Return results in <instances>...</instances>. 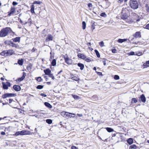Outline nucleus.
I'll list each match as a JSON object with an SVG mask.
<instances>
[{"label": "nucleus", "mask_w": 149, "mask_h": 149, "mask_svg": "<svg viewBox=\"0 0 149 149\" xmlns=\"http://www.w3.org/2000/svg\"><path fill=\"white\" fill-rule=\"evenodd\" d=\"M12 31L10 27L3 28L0 31V37H3L7 36Z\"/></svg>", "instance_id": "obj_1"}, {"label": "nucleus", "mask_w": 149, "mask_h": 149, "mask_svg": "<svg viewBox=\"0 0 149 149\" xmlns=\"http://www.w3.org/2000/svg\"><path fill=\"white\" fill-rule=\"evenodd\" d=\"M14 53V51L12 49L4 50L0 53L1 55L4 56H8L12 55Z\"/></svg>", "instance_id": "obj_2"}, {"label": "nucleus", "mask_w": 149, "mask_h": 149, "mask_svg": "<svg viewBox=\"0 0 149 149\" xmlns=\"http://www.w3.org/2000/svg\"><path fill=\"white\" fill-rule=\"evenodd\" d=\"M130 6L132 9L135 10L138 8L139 4L136 0H130Z\"/></svg>", "instance_id": "obj_3"}, {"label": "nucleus", "mask_w": 149, "mask_h": 149, "mask_svg": "<svg viewBox=\"0 0 149 149\" xmlns=\"http://www.w3.org/2000/svg\"><path fill=\"white\" fill-rule=\"evenodd\" d=\"M16 96V93H6L2 95V97L3 98L5 99L7 97H15Z\"/></svg>", "instance_id": "obj_4"}, {"label": "nucleus", "mask_w": 149, "mask_h": 149, "mask_svg": "<svg viewBox=\"0 0 149 149\" xmlns=\"http://www.w3.org/2000/svg\"><path fill=\"white\" fill-rule=\"evenodd\" d=\"M127 9L126 8H125L124 10H123L122 11V15L121 16V18L122 19L124 20L126 19L128 17V15L127 14V13H125V11H126V10Z\"/></svg>", "instance_id": "obj_5"}, {"label": "nucleus", "mask_w": 149, "mask_h": 149, "mask_svg": "<svg viewBox=\"0 0 149 149\" xmlns=\"http://www.w3.org/2000/svg\"><path fill=\"white\" fill-rule=\"evenodd\" d=\"M8 45L10 46H11L13 47H15L16 48H19V46L18 45L15 44L13 43L11 41H9L8 43Z\"/></svg>", "instance_id": "obj_6"}, {"label": "nucleus", "mask_w": 149, "mask_h": 149, "mask_svg": "<svg viewBox=\"0 0 149 149\" xmlns=\"http://www.w3.org/2000/svg\"><path fill=\"white\" fill-rule=\"evenodd\" d=\"M139 98L140 102H141V101L143 103H145L146 102V98L144 94L141 95Z\"/></svg>", "instance_id": "obj_7"}, {"label": "nucleus", "mask_w": 149, "mask_h": 149, "mask_svg": "<svg viewBox=\"0 0 149 149\" xmlns=\"http://www.w3.org/2000/svg\"><path fill=\"white\" fill-rule=\"evenodd\" d=\"M13 88L16 91H19L21 90L20 86L18 85H15L13 87Z\"/></svg>", "instance_id": "obj_8"}, {"label": "nucleus", "mask_w": 149, "mask_h": 149, "mask_svg": "<svg viewBox=\"0 0 149 149\" xmlns=\"http://www.w3.org/2000/svg\"><path fill=\"white\" fill-rule=\"evenodd\" d=\"M133 36L136 38H141V33L139 31L136 32L134 35Z\"/></svg>", "instance_id": "obj_9"}, {"label": "nucleus", "mask_w": 149, "mask_h": 149, "mask_svg": "<svg viewBox=\"0 0 149 149\" xmlns=\"http://www.w3.org/2000/svg\"><path fill=\"white\" fill-rule=\"evenodd\" d=\"M26 76V73L25 72H23V75L21 77L19 78L18 79V80L19 81H21L23 80L25 78V77Z\"/></svg>", "instance_id": "obj_10"}, {"label": "nucleus", "mask_w": 149, "mask_h": 149, "mask_svg": "<svg viewBox=\"0 0 149 149\" xmlns=\"http://www.w3.org/2000/svg\"><path fill=\"white\" fill-rule=\"evenodd\" d=\"M53 37L51 35H49L46 38V41H49L52 40Z\"/></svg>", "instance_id": "obj_11"}, {"label": "nucleus", "mask_w": 149, "mask_h": 149, "mask_svg": "<svg viewBox=\"0 0 149 149\" xmlns=\"http://www.w3.org/2000/svg\"><path fill=\"white\" fill-rule=\"evenodd\" d=\"M64 60L65 62L68 64H71V63L70 62V60L69 59V58L67 56H65L64 57Z\"/></svg>", "instance_id": "obj_12"}, {"label": "nucleus", "mask_w": 149, "mask_h": 149, "mask_svg": "<svg viewBox=\"0 0 149 149\" xmlns=\"http://www.w3.org/2000/svg\"><path fill=\"white\" fill-rule=\"evenodd\" d=\"M77 56L78 57L83 59H85L86 58V56L84 55L81 53L78 54Z\"/></svg>", "instance_id": "obj_13"}, {"label": "nucleus", "mask_w": 149, "mask_h": 149, "mask_svg": "<svg viewBox=\"0 0 149 149\" xmlns=\"http://www.w3.org/2000/svg\"><path fill=\"white\" fill-rule=\"evenodd\" d=\"M45 74L47 75H48L51 73V71L49 68H47L44 70Z\"/></svg>", "instance_id": "obj_14"}, {"label": "nucleus", "mask_w": 149, "mask_h": 149, "mask_svg": "<svg viewBox=\"0 0 149 149\" xmlns=\"http://www.w3.org/2000/svg\"><path fill=\"white\" fill-rule=\"evenodd\" d=\"M66 113L67 114H66V116L68 117H74V116L75 115V114L74 113H69L68 112H66Z\"/></svg>", "instance_id": "obj_15"}, {"label": "nucleus", "mask_w": 149, "mask_h": 149, "mask_svg": "<svg viewBox=\"0 0 149 149\" xmlns=\"http://www.w3.org/2000/svg\"><path fill=\"white\" fill-rule=\"evenodd\" d=\"M78 66L80 67V69L81 70H82L84 68V65L81 63H78L77 64Z\"/></svg>", "instance_id": "obj_16"}, {"label": "nucleus", "mask_w": 149, "mask_h": 149, "mask_svg": "<svg viewBox=\"0 0 149 149\" xmlns=\"http://www.w3.org/2000/svg\"><path fill=\"white\" fill-rule=\"evenodd\" d=\"M13 41L14 42H19L20 41V38L19 37H16L15 38L12 39Z\"/></svg>", "instance_id": "obj_17"}, {"label": "nucleus", "mask_w": 149, "mask_h": 149, "mask_svg": "<svg viewBox=\"0 0 149 149\" xmlns=\"http://www.w3.org/2000/svg\"><path fill=\"white\" fill-rule=\"evenodd\" d=\"M127 142L129 144L131 145L132 144L133 142V141L132 138H129L127 140Z\"/></svg>", "instance_id": "obj_18"}, {"label": "nucleus", "mask_w": 149, "mask_h": 149, "mask_svg": "<svg viewBox=\"0 0 149 149\" xmlns=\"http://www.w3.org/2000/svg\"><path fill=\"white\" fill-rule=\"evenodd\" d=\"M24 62V60L23 59H19L18 61V63L20 65H23Z\"/></svg>", "instance_id": "obj_19"}, {"label": "nucleus", "mask_w": 149, "mask_h": 149, "mask_svg": "<svg viewBox=\"0 0 149 149\" xmlns=\"http://www.w3.org/2000/svg\"><path fill=\"white\" fill-rule=\"evenodd\" d=\"M45 105L47 107L49 108H51L52 107V106L48 102H45L44 103Z\"/></svg>", "instance_id": "obj_20"}, {"label": "nucleus", "mask_w": 149, "mask_h": 149, "mask_svg": "<svg viewBox=\"0 0 149 149\" xmlns=\"http://www.w3.org/2000/svg\"><path fill=\"white\" fill-rule=\"evenodd\" d=\"M56 60L55 59H53L51 62V65L53 66H55L56 65Z\"/></svg>", "instance_id": "obj_21"}, {"label": "nucleus", "mask_w": 149, "mask_h": 149, "mask_svg": "<svg viewBox=\"0 0 149 149\" xmlns=\"http://www.w3.org/2000/svg\"><path fill=\"white\" fill-rule=\"evenodd\" d=\"M127 40V39H119L118 40V42L119 43H121L124 42H125Z\"/></svg>", "instance_id": "obj_22"}, {"label": "nucleus", "mask_w": 149, "mask_h": 149, "mask_svg": "<svg viewBox=\"0 0 149 149\" xmlns=\"http://www.w3.org/2000/svg\"><path fill=\"white\" fill-rule=\"evenodd\" d=\"M3 88L4 89H8V86L6 85V84L3 82L2 83Z\"/></svg>", "instance_id": "obj_23"}, {"label": "nucleus", "mask_w": 149, "mask_h": 149, "mask_svg": "<svg viewBox=\"0 0 149 149\" xmlns=\"http://www.w3.org/2000/svg\"><path fill=\"white\" fill-rule=\"evenodd\" d=\"M34 6L33 5H32L31 7V11L32 13H35L34 10Z\"/></svg>", "instance_id": "obj_24"}, {"label": "nucleus", "mask_w": 149, "mask_h": 149, "mask_svg": "<svg viewBox=\"0 0 149 149\" xmlns=\"http://www.w3.org/2000/svg\"><path fill=\"white\" fill-rule=\"evenodd\" d=\"M106 129L107 132H111L113 131V129L110 127H107Z\"/></svg>", "instance_id": "obj_25"}, {"label": "nucleus", "mask_w": 149, "mask_h": 149, "mask_svg": "<svg viewBox=\"0 0 149 149\" xmlns=\"http://www.w3.org/2000/svg\"><path fill=\"white\" fill-rule=\"evenodd\" d=\"M24 135H30L31 134V132L28 130H24Z\"/></svg>", "instance_id": "obj_26"}, {"label": "nucleus", "mask_w": 149, "mask_h": 149, "mask_svg": "<svg viewBox=\"0 0 149 149\" xmlns=\"http://www.w3.org/2000/svg\"><path fill=\"white\" fill-rule=\"evenodd\" d=\"M95 53H96V55L97 56V57H98V58H100V55L98 52V51L95 49Z\"/></svg>", "instance_id": "obj_27"}, {"label": "nucleus", "mask_w": 149, "mask_h": 149, "mask_svg": "<svg viewBox=\"0 0 149 149\" xmlns=\"http://www.w3.org/2000/svg\"><path fill=\"white\" fill-rule=\"evenodd\" d=\"M137 146L135 144H133L130 146L129 147L130 149H135Z\"/></svg>", "instance_id": "obj_28"}, {"label": "nucleus", "mask_w": 149, "mask_h": 149, "mask_svg": "<svg viewBox=\"0 0 149 149\" xmlns=\"http://www.w3.org/2000/svg\"><path fill=\"white\" fill-rule=\"evenodd\" d=\"M82 29H85L86 27V23L84 21H83L82 22Z\"/></svg>", "instance_id": "obj_29"}, {"label": "nucleus", "mask_w": 149, "mask_h": 149, "mask_svg": "<svg viewBox=\"0 0 149 149\" xmlns=\"http://www.w3.org/2000/svg\"><path fill=\"white\" fill-rule=\"evenodd\" d=\"M47 123L49 124H51L52 123V120L50 119H47L46 120Z\"/></svg>", "instance_id": "obj_30"}, {"label": "nucleus", "mask_w": 149, "mask_h": 149, "mask_svg": "<svg viewBox=\"0 0 149 149\" xmlns=\"http://www.w3.org/2000/svg\"><path fill=\"white\" fill-rule=\"evenodd\" d=\"M72 79L76 81H77L79 79L76 76H74L72 78Z\"/></svg>", "instance_id": "obj_31"}, {"label": "nucleus", "mask_w": 149, "mask_h": 149, "mask_svg": "<svg viewBox=\"0 0 149 149\" xmlns=\"http://www.w3.org/2000/svg\"><path fill=\"white\" fill-rule=\"evenodd\" d=\"M132 103H133V102H134L135 103H136L137 102V100L135 98H132Z\"/></svg>", "instance_id": "obj_32"}, {"label": "nucleus", "mask_w": 149, "mask_h": 149, "mask_svg": "<svg viewBox=\"0 0 149 149\" xmlns=\"http://www.w3.org/2000/svg\"><path fill=\"white\" fill-rule=\"evenodd\" d=\"M13 14L15 12V8L14 7H11L10 9V11Z\"/></svg>", "instance_id": "obj_33"}, {"label": "nucleus", "mask_w": 149, "mask_h": 149, "mask_svg": "<svg viewBox=\"0 0 149 149\" xmlns=\"http://www.w3.org/2000/svg\"><path fill=\"white\" fill-rule=\"evenodd\" d=\"M72 95L73 97L75 99L78 100L79 99V97L77 95Z\"/></svg>", "instance_id": "obj_34"}, {"label": "nucleus", "mask_w": 149, "mask_h": 149, "mask_svg": "<svg viewBox=\"0 0 149 149\" xmlns=\"http://www.w3.org/2000/svg\"><path fill=\"white\" fill-rule=\"evenodd\" d=\"M43 87V86L41 85H38L36 87V88L38 89H42Z\"/></svg>", "instance_id": "obj_35"}, {"label": "nucleus", "mask_w": 149, "mask_h": 149, "mask_svg": "<svg viewBox=\"0 0 149 149\" xmlns=\"http://www.w3.org/2000/svg\"><path fill=\"white\" fill-rule=\"evenodd\" d=\"M99 44L100 46L101 47H102L104 46V42L103 41H101L99 43Z\"/></svg>", "instance_id": "obj_36"}, {"label": "nucleus", "mask_w": 149, "mask_h": 149, "mask_svg": "<svg viewBox=\"0 0 149 149\" xmlns=\"http://www.w3.org/2000/svg\"><path fill=\"white\" fill-rule=\"evenodd\" d=\"M9 104H11L12 102H13V104H15V102L14 101L13 99H9Z\"/></svg>", "instance_id": "obj_37"}, {"label": "nucleus", "mask_w": 149, "mask_h": 149, "mask_svg": "<svg viewBox=\"0 0 149 149\" xmlns=\"http://www.w3.org/2000/svg\"><path fill=\"white\" fill-rule=\"evenodd\" d=\"M114 78L115 80H118L120 79V77L119 76L117 75H115L114 77Z\"/></svg>", "instance_id": "obj_38"}, {"label": "nucleus", "mask_w": 149, "mask_h": 149, "mask_svg": "<svg viewBox=\"0 0 149 149\" xmlns=\"http://www.w3.org/2000/svg\"><path fill=\"white\" fill-rule=\"evenodd\" d=\"M100 15L101 16L104 17H106L107 16V15L105 13H101Z\"/></svg>", "instance_id": "obj_39"}, {"label": "nucleus", "mask_w": 149, "mask_h": 149, "mask_svg": "<svg viewBox=\"0 0 149 149\" xmlns=\"http://www.w3.org/2000/svg\"><path fill=\"white\" fill-rule=\"evenodd\" d=\"M49 76V77H51L52 78V79L54 80V77L53 74H51V73L48 75Z\"/></svg>", "instance_id": "obj_40"}, {"label": "nucleus", "mask_w": 149, "mask_h": 149, "mask_svg": "<svg viewBox=\"0 0 149 149\" xmlns=\"http://www.w3.org/2000/svg\"><path fill=\"white\" fill-rule=\"evenodd\" d=\"M36 80L38 82H41L42 81V79L40 77H38L37 78Z\"/></svg>", "instance_id": "obj_41"}, {"label": "nucleus", "mask_w": 149, "mask_h": 149, "mask_svg": "<svg viewBox=\"0 0 149 149\" xmlns=\"http://www.w3.org/2000/svg\"><path fill=\"white\" fill-rule=\"evenodd\" d=\"M135 53V55L138 56H140L142 54V53L141 52H136Z\"/></svg>", "instance_id": "obj_42"}, {"label": "nucleus", "mask_w": 149, "mask_h": 149, "mask_svg": "<svg viewBox=\"0 0 149 149\" xmlns=\"http://www.w3.org/2000/svg\"><path fill=\"white\" fill-rule=\"evenodd\" d=\"M146 8V10L147 12L149 13V6H148V4H146L145 6Z\"/></svg>", "instance_id": "obj_43"}, {"label": "nucleus", "mask_w": 149, "mask_h": 149, "mask_svg": "<svg viewBox=\"0 0 149 149\" xmlns=\"http://www.w3.org/2000/svg\"><path fill=\"white\" fill-rule=\"evenodd\" d=\"M50 54L51 55L50 57V58L49 59V61H51L53 60V58H54V56H52L51 55L52 53L51 52L50 53Z\"/></svg>", "instance_id": "obj_44"}, {"label": "nucleus", "mask_w": 149, "mask_h": 149, "mask_svg": "<svg viewBox=\"0 0 149 149\" xmlns=\"http://www.w3.org/2000/svg\"><path fill=\"white\" fill-rule=\"evenodd\" d=\"M129 55H135V53L134 52H131L128 53Z\"/></svg>", "instance_id": "obj_45"}, {"label": "nucleus", "mask_w": 149, "mask_h": 149, "mask_svg": "<svg viewBox=\"0 0 149 149\" xmlns=\"http://www.w3.org/2000/svg\"><path fill=\"white\" fill-rule=\"evenodd\" d=\"M143 66H144V68H147L149 67V65L147 64L146 63H144L143 64Z\"/></svg>", "instance_id": "obj_46"}, {"label": "nucleus", "mask_w": 149, "mask_h": 149, "mask_svg": "<svg viewBox=\"0 0 149 149\" xmlns=\"http://www.w3.org/2000/svg\"><path fill=\"white\" fill-rule=\"evenodd\" d=\"M144 28L149 30V24H146Z\"/></svg>", "instance_id": "obj_47"}, {"label": "nucleus", "mask_w": 149, "mask_h": 149, "mask_svg": "<svg viewBox=\"0 0 149 149\" xmlns=\"http://www.w3.org/2000/svg\"><path fill=\"white\" fill-rule=\"evenodd\" d=\"M85 59V61L87 62H90L91 61V60L88 58H86V59Z\"/></svg>", "instance_id": "obj_48"}, {"label": "nucleus", "mask_w": 149, "mask_h": 149, "mask_svg": "<svg viewBox=\"0 0 149 149\" xmlns=\"http://www.w3.org/2000/svg\"><path fill=\"white\" fill-rule=\"evenodd\" d=\"M20 135H24V130H22L20 131Z\"/></svg>", "instance_id": "obj_49"}, {"label": "nucleus", "mask_w": 149, "mask_h": 149, "mask_svg": "<svg viewBox=\"0 0 149 149\" xmlns=\"http://www.w3.org/2000/svg\"><path fill=\"white\" fill-rule=\"evenodd\" d=\"M15 136H18L19 135H20V131H18L17 132H16L15 134Z\"/></svg>", "instance_id": "obj_50"}, {"label": "nucleus", "mask_w": 149, "mask_h": 149, "mask_svg": "<svg viewBox=\"0 0 149 149\" xmlns=\"http://www.w3.org/2000/svg\"><path fill=\"white\" fill-rule=\"evenodd\" d=\"M6 84L8 87H10L11 86L10 83L9 82H7Z\"/></svg>", "instance_id": "obj_51"}, {"label": "nucleus", "mask_w": 149, "mask_h": 149, "mask_svg": "<svg viewBox=\"0 0 149 149\" xmlns=\"http://www.w3.org/2000/svg\"><path fill=\"white\" fill-rule=\"evenodd\" d=\"M66 112L63 111L61 113V115L64 116L65 115H66Z\"/></svg>", "instance_id": "obj_52"}, {"label": "nucleus", "mask_w": 149, "mask_h": 149, "mask_svg": "<svg viewBox=\"0 0 149 149\" xmlns=\"http://www.w3.org/2000/svg\"><path fill=\"white\" fill-rule=\"evenodd\" d=\"M13 5L15 6L18 4V3L15 1H13L12 3Z\"/></svg>", "instance_id": "obj_53"}, {"label": "nucleus", "mask_w": 149, "mask_h": 149, "mask_svg": "<svg viewBox=\"0 0 149 149\" xmlns=\"http://www.w3.org/2000/svg\"><path fill=\"white\" fill-rule=\"evenodd\" d=\"M88 6L89 8H92V5L91 3H88Z\"/></svg>", "instance_id": "obj_54"}, {"label": "nucleus", "mask_w": 149, "mask_h": 149, "mask_svg": "<svg viewBox=\"0 0 149 149\" xmlns=\"http://www.w3.org/2000/svg\"><path fill=\"white\" fill-rule=\"evenodd\" d=\"M71 148L72 149H78V148L74 146H72Z\"/></svg>", "instance_id": "obj_55"}, {"label": "nucleus", "mask_w": 149, "mask_h": 149, "mask_svg": "<svg viewBox=\"0 0 149 149\" xmlns=\"http://www.w3.org/2000/svg\"><path fill=\"white\" fill-rule=\"evenodd\" d=\"M8 16H10L12 14H13V13H12L11 12H8Z\"/></svg>", "instance_id": "obj_56"}, {"label": "nucleus", "mask_w": 149, "mask_h": 149, "mask_svg": "<svg viewBox=\"0 0 149 149\" xmlns=\"http://www.w3.org/2000/svg\"><path fill=\"white\" fill-rule=\"evenodd\" d=\"M40 95L44 97H46L47 96V95L44 93H41L40 94Z\"/></svg>", "instance_id": "obj_57"}, {"label": "nucleus", "mask_w": 149, "mask_h": 149, "mask_svg": "<svg viewBox=\"0 0 149 149\" xmlns=\"http://www.w3.org/2000/svg\"><path fill=\"white\" fill-rule=\"evenodd\" d=\"M34 3L35 4H40V2L39 1H35L34 2Z\"/></svg>", "instance_id": "obj_58"}, {"label": "nucleus", "mask_w": 149, "mask_h": 149, "mask_svg": "<svg viewBox=\"0 0 149 149\" xmlns=\"http://www.w3.org/2000/svg\"><path fill=\"white\" fill-rule=\"evenodd\" d=\"M97 74L99 75H102V73L100 72H97Z\"/></svg>", "instance_id": "obj_59"}, {"label": "nucleus", "mask_w": 149, "mask_h": 149, "mask_svg": "<svg viewBox=\"0 0 149 149\" xmlns=\"http://www.w3.org/2000/svg\"><path fill=\"white\" fill-rule=\"evenodd\" d=\"M123 1V0H118V2L121 3Z\"/></svg>", "instance_id": "obj_60"}, {"label": "nucleus", "mask_w": 149, "mask_h": 149, "mask_svg": "<svg viewBox=\"0 0 149 149\" xmlns=\"http://www.w3.org/2000/svg\"><path fill=\"white\" fill-rule=\"evenodd\" d=\"M116 50L115 49H113L112 50V52L113 53H115L116 52Z\"/></svg>", "instance_id": "obj_61"}, {"label": "nucleus", "mask_w": 149, "mask_h": 149, "mask_svg": "<svg viewBox=\"0 0 149 149\" xmlns=\"http://www.w3.org/2000/svg\"><path fill=\"white\" fill-rule=\"evenodd\" d=\"M1 134L2 135H5L6 134L4 132H1Z\"/></svg>", "instance_id": "obj_62"}, {"label": "nucleus", "mask_w": 149, "mask_h": 149, "mask_svg": "<svg viewBox=\"0 0 149 149\" xmlns=\"http://www.w3.org/2000/svg\"><path fill=\"white\" fill-rule=\"evenodd\" d=\"M103 64L104 65H106V61L104 60L103 61Z\"/></svg>", "instance_id": "obj_63"}, {"label": "nucleus", "mask_w": 149, "mask_h": 149, "mask_svg": "<svg viewBox=\"0 0 149 149\" xmlns=\"http://www.w3.org/2000/svg\"><path fill=\"white\" fill-rule=\"evenodd\" d=\"M87 45L88 46H90L91 45V43L90 42L87 43Z\"/></svg>", "instance_id": "obj_64"}]
</instances>
